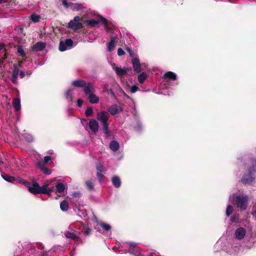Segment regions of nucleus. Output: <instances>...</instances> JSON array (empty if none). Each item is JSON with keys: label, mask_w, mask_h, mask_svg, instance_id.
Returning a JSON list of instances; mask_svg holds the SVG:
<instances>
[{"label": "nucleus", "mask_w": 256, "mask_h": 256, "mask_svg": "<svg viewBox=\"0 0 256 256\" xmlns=\"http://www.w3.org/2000/svg\"><path fill=\"white\" fill-rule=\"evenodd\" d=\"M126 50H127V52L129 53L130 54V56L134 58V54L133 52V50L130 48L128 47H126Z\"/></svg>", "instance_id": "obj_41"}, {"label": "nucleus", "mask_w": 256, "mask_h": 256, "mask_svg": "<svg viewBox=\"0 0 256 256\" xmlns=\"http://www.w3.org/2000/svg\"><path fill=\"white\" fill-rule=\"evenodd\" d=\"M92 230L90 228H86L84 232L86 236H89Z\"/></svg>", "instance_id": "obj_44"}, {"label": "nucleus", "mask_w": 256, "mask_h": 256, "mask_svg": "<svg viewBox=\"0 0 256 256\" xmlns=\"http://www.w3.org/2000/svg\"><path fill=\"white\" fill-rule=\"evenodd\" d=\"M86 188L90 190H92L94 189V184L92 180H88L86 182Z\"/></svg>", "instance_id": "obj_30"}, {"label": "nucleus", "mask_w": 256, "mask_h": 256, "mask_svg": "<svg viewBox=\"0 0 256 256\" xmlns=\"http://www.w3.org/2000/svg\"><path fill=\"white\" fill-rule=\"evenodd\" d=\"M56 191L60 193L63 192L66 189L65 186L62 182L56 183Z\"/></svg>", "instance_id": "obj_23"}, {"label": "nucleus", "mask_w": 256, "mask_h": 256, "mask_svg": "<svg viewBox=\"0 0 256 256\" xmlns=\"http://www.w3.org/2000/svg\"><path fill=\"white\" fill-rule=\"evenodd\" d=\"M96 176L98 180V181L100 182H102V179L104 178V176L102 174V172H104V166L100 163H98L96 166Z\"/></svg>", "instance_id": "obj_10"}, {"label": "nucleus", "mask_w": 256, "mask_h": 256, "mask_svg": "<svg viewBox=\"0 0 256 256\" xmlns=\"http://www.w3.org/2000/svg\"><path fill=\"white\" fill-rule=\"evenodd\" d=\"M92 114H93L92 108L90 106L88 107L85 112V115L87 117H90L92 116Z\"/></svg>", "instance_id": "obj_31"}, {"label": "nucleus", "mask_w": 256, "mask_h": 256, "mask_svg": "<svg viewBox=\"0 0 256 256\" xmlns=\"http://www.w3.org/2000/svg\"><path fill=\"white\" fill-rule=\"evenodd\" d=\"M32 72L30 70H28L26 72V75H27V76H30L31 74H32Z\"/></svg>", "instance_id": "obj_49"}, {"label": "nucleus", "mask_w": 256, "mask_h": 256, "mask_svg": "<svg viewBox=\"0 0 256 256\" xmlns=\"http://www.w3.org/2000/svg\"><path fill=\"white\" fill-rule=\"evenodd\" d=\"M62 5L66 8H68L70 6V4H69L67 0H62Z\"/></svg>", "instance_id": "obj_45"}, {"label": "nucleus", "mask_w": 256, "mask_h": 256, "mask_svg": "<svg viewBox=\"0 0 256 256\" xmlns=\"http://www.w3.org/2000/svg\"><path fill=\"white\" fill-rule=\"evenodd\" d=\"M64 236L66 238L72 240L76 242H79L81 241V239L74 232L66 231L64 232Z\"/></svg>", "instance_id": "obj_14"}, {"label": "nucleus", "mask_w": 256, "mask_h": 256, "mask_svg": "<svg viewBox=\"0 0 256 256\" xmlns=\"http://www.w3.org/2000/svg\"><path fill=\"white\" fill-rule=\"evenodd\" d=\"M138 90H139L138 87L136 86H135V85L132 86L130 88V92L132 93H134L136 92H137Z\"/></svg>", "instance_id": "obj_42"}, {"label": "nucleus", "mask_w": 256, "mask_h": 256, "mask_svg": "<svg viewBox=\"0 0 256 256\" xmlns=\"http://www.w3.org/2000/svg\"><path fill=\"white\" fill-rule=\"evenodd\" d=\"M51 157L50 156H46L44 158V160L42 162H40L38 163L39 166H44L48 164L50 161L51 160Z\"/></svg>", "instance_id": "obj_32"}, {"label": "nucleus", "mask_w": 256, "mask_h": 256, "mask_svg": "<svg viewBox=\"0 0 256 256\" xmlns=\"http://www.w3.org/2000/svg\"><path fill=\"white\" fill-rule=\"evenodd\" d=\"M232 212L233 208L232 206L230 205L228 206L226 210V216H229L232 214Z\"/></svg>", "instance_id": "obj_36"}, {"label": "nucleus", "mask_w": 256, "mask_h": 256, "mask_svg": "<svg viewBox=\"0 0 256 256\" xmlns=\"http://www.w3.org/2000/svg\"><path fill=\"white\" fill-rule=\"evenodd\" d=\"M40 16L36 14H32L31 15V20L34 22H37L40 21Z\"/></svg>", "instance_id": "obj_37"}, {"label": "nucleus", "mask_w": 256, "mask_h": 256, "mask_svg": "<svg viewBox=\"0 0 256 256\" xmlns=\"http://www.w3.org/2000/svg\"><path fill=\"white\" fill-rule=\"evenodd\" d=\"M120 108L116 104H113L108 108V110L112 116H114L120 112Z\"/></svg>", "instance_id": "obj_16"}, {"label": "nucleus", "mask_w": 256, "mask_h": 256, "mask_svg": "<svg viewBox=\"0 0 256 256\" xmlns=\"http://www.w3.org/2000/svg\"><path fill=\"white\" fill-rule=\"evenodd\" d=\"M10 0H0V4H2V2H8Z\"/></svg>", "instance_id": "obj_52"}, {"label": "nucleus", "mask_w": 256, "mask_h": 256, "mask_svg": "<svg viewBox=\"0 0 256 256\" xmlns=\"http://www.w3.org/2000/svg\"><path fill=\"white\" fill-rule=\"evenodd\" d=\"M67 50V46L64 44V41H60L59 44V50L60 52H64Z\"/></svg>", "instance_id": "obj_33"}, {"label": "nucleus", "mask_w": 256, "mask_h": 256, "mask_svg": "<svg viewBox=\"0 0 256 256\" xmlns=\"http://www.w3.org/2000/svg\"><path fill=\"white\" fill-rule=\"evenodd\" d=\"M110 148L112 151L116 152L119 149V144L116 140H112L110 144Z\"/></svg>", "instance_id": "obj_22"}, {"label": "nucleus", "mask_w": 256, "mask_h": 256, "mask_svg": "<svg viewBox=\"0 0 256 256\" xmlns=\"http://www.w3.org/2000/svg\"><path fill=\"white\" fill-rule=\"evenodd\" d=\"M72 85L76 88H83V91L86 95H88L92 92H95V89L92 83H87L82 80H74Z\"/></svg>", "instance_id": "obj_4"}, {"label": "nucleus", "mask_w": 256, "mask_h": 256, "mask_svg": "<svg viewBox=\"0 0 256 256\" xmlns=\"http://www.w3.org/2000/svg\"><path fill=\"white\" fill-rule=\"evenodd\" d=\"M94 92L88 94L89 101L91 104H97L99 102V98L94 94Z\"/></svg>", "instance_id": "obj_17"}, {"label": "nucleus", "mask_w": 256, "mask_h": 256, "mask_svg": "<svg viewBox=\"0 0 256 256\" xmlns=\"http://www.w3.org/2000/svg\"><path fill=\"white\" fill-rule=\"evenodd\" d=\"M112 182L113 186L116 188H120L122 184L120 178L116 176H114L112 178Z\"/></svg>", "instance_id": "obj_18"}, {"label": "nucleus", "mask_w": 256, "mask_h": 256, "mask_svg": "<svg viewBox=\"0 0 256 256\" xmlns=\"http://www.w3.org/2000/svg\"><path fill=\"white\" fill-rule=\"evenodd\" d=\"M248 197L246 195L235 196L232 202L240 210H245L248 206Z\"/></svg>", "instance_id": "obj_5"}, {"label": "nucleus", "mask_w": 256, "mask_h": 256, "mask_svg": "<svg viewBox=\"0 0 256 256\" xmlns=\"http://www.w3.org/2000/svg\"><path fill=\"white\" fill-rule=\"evenodd\" d=\"M20 74V70L16 64L14 65V69L12 70V76L10 78L12 82L14 84H18V76Z\"/></svg>", "instance_id": "obj_8"}, {"label": "nucleus", "mask_w": 256, "mask_h": 256, "mask_svg": "<svg viewBox=\"0 0 256 256\" xmlns=\"http://www.w3.org/2000/svg\"><path fill=\"white\" fill-rule=\"evenodd\" d=\"M83 103V100L81 99H78L77 100V106L78 107H81Z\"/></svg>", "instance_id": "obj_46"}, {"label": "nucleus", "mask_w": 256, "mask_h": 256, "mask_svg": "<svg viewBox=\"0 0 256 256\" xmlns=\"http://www.w3.org/2000/svg\"><path fill=\"white\" fill-rule=\"evenodd\" d=\"M102 228H103L106 231H108L109 230H110L111 228V226L108 224H106L104 222H98V224Z\"/></svg>", "instance_id": "obj_27"}, {"label": "nucleus", "mask_w": 256, "mask_h": 256, "mask_svg": "<svg viewBox=\"0 0 256 256\" xmlns=\"http://www.w3.org/2000/svg\"><path fill=\"white\" fill-rule=\"evenodd\" d=\"M252 167L248 170L246 174H244L242 178L241 182L244 184H250L255 179L256 174V158L250 160Z\"/></svg>", "instance_id": "obj_2"}, {"label": "nucleus", "mask_w": 256, "mask_h": 256, "mask_svg": "<svg viewBox=\"0 0 256 256\" xmlns=\"http://www.w3.org/2000/svg\"><path fill=\"white\" fill-rule=\"evenodd\" d=\"M60 208L63 212H66L68 209V201L64 200L60 203Z\"/></svg>", "instance_id": "obj_24"}, {"label": "nucleus", "mask_w": 256, "mask_h": 256, "mask_svg": "<svg viewBox=\"0 0 256 256\" xmlns=\"http://www.w3.org/2000/svg\"><path fill=\"white\" fill-rule=\"evenodd\" d=\"M26 76V72H25L23 71V70H21L20 72V77L21 78H23Z\"/></svg>", "instance_id": "obj_47"}, {"label": "nucleus", "mask_w": 256, "mask_h": 256, "mask_svg": "<svg viewBox=\"0 0 256 256\" xmlns=\"http://www.w3.org/2000/svg\"><path fill=\"white\" fill-rule=\"evenodd\" d=\"M96 118L102 122V128L105 138H108L110 136V132L108 128L109 124L108 123L109 118L108 113L106 111L98 112L97 114Z\"/></svg>", "instance_id": "obj_3"}, {"label": "nucleus", "mask_w": 256, "mask_h": 256, "mask_svg": "<svg viewBox=\"0 0 256 256\" xmlns=\"http://www.w3.org/2000/svg\"><path fill=\"white\" fill-rule=\"evenodd\" d=\"M72 90L71 89L68 90L65 93L66 98L69 100L70 102H72Z\"/></svg>", "instance_id": "obj_26"}, {"label": "nucleus", "mask_w": 256, "mask_h": 256, "mask_svg": "<svg viewBox=\"0 0 256 256\" xmlns=\"http://www.w3.org/2000/svg\"><path fill=\"white\" fill-rule=\"evenodd\" d=\"M24 61H25V60H22L18 61V64L16 66L18 67L19 68L22 67V64L24 62Z\"/></svg>", "instance_id": "obj_48"}, {"label": "nucleus", "mask_w": 256, "mask_h": 256, "mask_svg": "<svg viewBox=\"0 0 256 256\" xmlns=\"http://www.w3.org/2000/svg\"><path fill=\"white\" fill-rule=\"evenodd\" d=\"M246 235V230L244 228L240 227L235 231L236 238L238 240L243 239Z\"/></svg>", "instance_id": "obj_11"}, {"label": "nucleus", "mask_w": 256, "mask_h": 256, "mask_svg": "<svg viewBox=\"0 0 256 256\" xmlns=\"http://www.w3.org/2000/svg\"><path fill=\"white\" fill-rule=\"evenodd\" d=\"M29 192L34 194H44L50 195L53 191V189L48 187V184H44L40 186L39 184L36 182L31 184H28L27 185Z\"/></svg>", "instance_id": "obj_1"}, {"label": "nucleus", "mask_w": 256, "mask_h": 256, "mask_svg": "<svg viewBox=\"0 0 256 256\" xmlns=\"http://www.w3.org/2000/svg\"><path fill=\"white\" fill-rule=\"evenodd\" d=\"M40 166V168L42 172L44 174L46 175H49L51 174L52 170L50 169L44 167V166Z\"/></svg>", "instance_id": "obj_28"}, {"label": "nucleus", "mask_w": 256, "mask_h": 256, "mask_svg": "<svg viewBox=\"0 0 256 256\" xmlns=\"http://www.w3.org/2000/svg\"><path fill=\"white\" fill-rule=\"evenodd\" d=\"M53 154L52 152H50V154Z\"/></svg>", "instance_id": "obj_54"}, {"label": "nucleus", "mask_w": 256, "mask_h": 256, "mask_svg": "<svg viewBox=\"0 0 256 256\" xmlns=\"http://www.w3.org/2000/svg\"><path fill=\"white\" fill-rule=\"evenodd\" d=\"M125 54L124 50H123L122 48H118V56H122L123 55H124Z\"/></svg>", "instance_id": "obj_43"}, {"label": "nucleus", "mask_w": 256, "mask_h": 256, "mask_svg": "<svg viewBox=\"0 0 256 256\" xmlns=\"http://www.w3.org/2000/svg\"><path fill=\"white\" fill-rule=\"evenodd\" d=\"M136 246V244H134V243H132H132H131V244H130V247L131 248H135Z\"/></svg>", "instance_id": "obj_51"}, {"label": "nucleus", "mask_w": 256, "mask_h": 256, "mask_svg": "<svg viewBox=\"0 0 256 256\" xmlns=\"http://www.w3.org/2000/svg\"><path fill=\"white\" fill-rule=\"evenodd\" d=\"M164 78H168L170 80H175L177 78L176 74L172 72H168L164 75Z\"/></svg>", "instance_id": "obj_19"}, {"label": "nucleus", "mask_w": 256, "mask_h": 256, "mask_svg": "<svg viewBox=\"0 0 256 256\" xmlns=\"http://www.w3.org/2000/svg\"><path fill=\"white\" fill-rule=\"evenodd\" d=\"M17 51L20 56L22 57H24L26 56V53L22 46H19L18 48Z\"/></svg>", "instance_id": "obj_35"}, {"label": "nucleus", "mask_w": 256, "mask_h": 256, "mask_svg": "<svg viewBox=\"0 0 256 256\" xmlns=\"http://www.w3.org/2000/svg\"><path fill=\"white\" fill-rule=\"evenodd\" d=\"M240 220V216L238 214H233L230 217V220L232 222H238Z\"/></svg>", "instance_id": "obj_34"}, {"label": "nucleus", "mask_w": 256, "mask_h": 256, "mask_svg": "<svg viewBox=\"0 0 256 256\" xmlns=\"http://www.w3.org/2000/svg\"><path fill=\"white\" fill-rule=\"evenodd\" d=\"M130 68H122L119 67L114 68V70L118 76L120 77H123L125 75H126L127 72L129 71Z\"/></svg>", "instance_id": "obj_15"}, {"label": "nucleus", "mask_w": 256, "mask_h": 256, "mask_svg": "<svg viewBox=\"0 0 256 256\" xmlns=\"http://www.w3.org/2000/svg\"><path fill=\"white\" fill-rule=\"evenodd\" d=\"M46 46V43L42 42H39L34 45L32 48V50L34 52H40L44 49Z\"/></svg>", "instance_id": "obj_13"}, {"label": "nucleus", "mask_w": 256, "mask_h": 256, "mask_svg": "<svg viewBox=\"0 0 256 256\" xmlns=\"http://www.w3.org/2000/svg\"><path fill=\"white\" fill-rule=\"evenodd\" d=\"M4 47L2 45H0V50H2L3 49Z\"/></svg>", "instance_id": "obj_53"}, {"label": "nucleus", "mask_w": 256, "mask_h": 256, "mask_svg": "<svg viewBox=\"0 0 256 256\" xmlns=\"http://www.w3.org/2000/svg\"><path fill=\"white\" fill-rule=\"evenodd\" d=\"M116 40H115V38L113 36L110 37V42L108 44V52H112V51L116 46Z\"/></svg>", "instance_id": "obj_20"}, {"label": "nucleus", "mask_w": 256, "mask_h": 256, "mask_svg": "<svg viewBox=\"0 0 256 256\" xmlns=\"http://www.w3.org/2000/svg\"><path fill=\"white\" fill-rule=\"evenodd\" d=\"M99 18L100 21L92 19L86 20L84 21V22L86 24L88 25L94 27L95 26L100 22L103 23L104 26V28L107 32H108L110 30H111L112 28L110 27L109 26L112 25V22H109L107 19H106L102 16H100Z\"/></svg>", "instance_id": "obj_6"}, {"label": "nucleus", "mask_w": 256, "mask_h": 256, "mask_svg": "<svg viewBox=\"0 0 256 256\" xmlns=\"http://www.w3.org/2000/svg\"><path fill=\"white\" fill-rule=\"evenodd\" d=\"M2 178L8 182H12L15 179L13 176L4 174L2 175Z\"/></svg>", "instance_id": "obj_29"}, {"label": "nucleus", "mask_w": 256, "mask_h": 256, "mask_svg": "<svg viewBox=\"0 0 256 256\" xmlns=\"http://www.w3.org/2000/svg\"><path fill=\"white\" fill-rule=\"evenodd\" d=\"M13 106L16 111L18 112L20 110V101L18 98H14L13 100Z\"/></svg>", "instance_id": "obj_21"}, {"label": "nucleus", "mask_w": 256, "mask_h": 256, "mask_svg": "<svg viewBox=\"0 0 256 256\" xmlns=\"http://www.w3.org/2000/svg\"><path fill=\"white\" fill-rule=\"evenodd\" d=\"M64 44L68 47L72 46L73 45V41L70 38L66 39L64 41Z\"/></svg>", "instance_id": "obj_39"}, {"label": "nucleus", "mask_w": 256, "mask_h": 256, "mask_svg": "<svg viewBox=\"0 0 256 256\" xmlns=\"http://www.w3.org/2000/svg\"><path fill=\"white\" fill-rule=\"evenodd\" d=\"M7 58V54L6 53L4 54V57H2L0 59V71H2V66L3 65L4 62Z\"/></svg>", "instance_id": "obj_40"}, {"label": "nucleus", "mask_w": 256, "mask_h": 256, "mask_svg": "<svg viewBox=\"0 0 256 256\" xmlns=\"http://www.w3.org/2000/svg\"><path fill=\"white\" fill-rule=\"evenodd\" d=\"M147 76H148L146 72H142L138 76V82L141 84H143L144 81L146 79Z\"/></svg>", "instance_id": "obj_25"}, {"label": "nucleus", "mask_w": 256, "mask_h": 256, "mask_svg": "<svg viewBox=\"0 0 256 256\" xmlns=\"http://www.w3.org/2000/svg\"><path fill=\"white\" fill-rule=\"evenodd\" d=\"M132 62L134 70L136 72H140L142 68L139 60L137 58H134L132 60Z\"/></svg>", "instance_id": "obj_12"}, {"label": "nucleus", "mask_w": 256, "mask_h": 256, "mask_svg": "<svg viewBox=\"0 0 256 256\" xmlns=\"http://www.w3.org/2000/svg\"><path fill=\"white\" fill-rule=\"evenodd\" d=\"M86 122H87V120H86V119H82L81 120L82 124L84 126V123Z\"/></svg>", "instance_id": "obj_50"}, {"label": "nucleus", "mask_w": 256, "mask_h": 256, "mask_svg": "<svg viewBox=\"0 0 256 256\" xmlns=\"http://www.w3.org/2000/svg\"><path fill=\"white\" fill-rule=\"evenodd\" d=\"M81 20V18L79 16H76L73 20H70L68 24V28L76 31L83 28V24L82 23L80 22L79 21Z\"/></svg>", "instance_id": "obj_7"}, {"label": "nucleus", "mask_w": 256, "mask_h": 256, "mask_svg": "<svg viewBox=\"0 0 256 256\" xmlns=\"http://www.w3.org/2000/svg\"><path fill=\"white\" fill-rule=\"evenodd\" d=\"M88 126L94 134H96L98 130V124L94 119H90L88 122Z\"/></svg>", "instance_id": "obj_9"}, {"label": "nucleus", "mask_w": 256, "mask_h": 256, "mask_svg": "<svg viewBox=\"0 0 256 256\" xmlns=\"http://www.w3.org/2000/svg\"><path fill=\"white\" fill-rule=\"evenodd\" d=\"M82 8V4H72V8L74 10H78Z\"/></svg>", "instance_id": "obj_38"}]
</instances>
